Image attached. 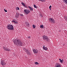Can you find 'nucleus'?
<instances>
[{
  "label": "nucleus",
  "mask_w": 67,
  "mask_h": 67,
  "mask_svg": "<svg viewBox=\"0 0 67 67\" xmlns=\"http://www.w3.org/2000/svg\"><path fill=\"white\" fill-rule=\"evenodd\" d=\"M13 42L14 43H15V44H16V46H22V42L19 40H16L15 39L13 41Z\"/></svg>",
  "instance_id": "1"
},
{
  "label": "nucleus",
  "mask_w": 67,
  "mask_h": 67,
  "mask_svg": "<svg viewBox=\"0 0 67 67\" xmlns=\"http://www.w3.org/2000/svg\"><path fill=\"white\" fill-rule=\"evenodd\" d=\"M7 28L9 30H13L14 29V27L12 25H7Z\"/></svg>",
  "instance_id": "2"
},
{
  "label": "nucleus",
  "mask_w": 67,
  "mask_h": 67,
  "mask_svg": "<svg viewBox=\"0 0 67 67\" xmlns=\"http://www.w3.org/2000/svg\"><path fill=\"white\" fill-rule=\"evenodd\" d=\"M43 38L44 40L46 41V42H48L49 41V38H48V37L46 36H43Z\"/></svg>",
  "instance_id": "3"
},
{
  "label": "nucleus",
  "mask_w": 67,
  "mask_h": 67,
  "mask_svg": "<svg viewBox=\"0 0 67 67\" xmlns=\"http://www.w3.org/2000/svg\"><path fill=\"white\" fill-rule=\"evenodd\" d=\"M49 21L50 22H51V23H55V20H54L53 19L50 18L49 19Z\"/></svg>",
  "instance_id": "4"
},
{
  "label": "nucleus",
  "mask_w": 67,
  "mask_h": 67,
  "mask_svg": "<svg viewBox=\"0 0 67 67\" xmlns=\"http://www.w3.org/2000/svg\"><path fill=\"white\" fill-rule=\"evenodd\" d=\"M24 12L26 14H28L29 13H30V11L26 9H25L24 10Z\"/></svg>",
  "instance_id": "5"
},
{
  "label": "nucleus",
  "mask_w": 67,
  "mask_h": 67,
  "mask_svg": "<svg viewBox=\"0 0 67 67\" xmlns=\"http://www.w3.org/2000/svg\"><path fill=\"white\" fill-rule=\"evenodd\" d=\"M54 67H61V65L60 64L58 63H57L55 65Z\"/></svg>",
  "instance_id": "6"
},
{
  "label": "nucleus",
  "mask_w": 67,
  "mask_h": 67,
  "mask_svg": "<svg viewBox=\"0 0 67 67\" xmlns=\"http://www.w3.org/2000/svg\"><path fill=\"white\" fill-rule=\"evenodd\" d=\"M19 15H20V14L18 13H16V15L15 16V17L16 18H18L19 17Z\"/></svg>",
  "instance_id": "7"
},
{
  "label": "nucleus",
  "mask_w": 67,
  "mask_h": 67,
  "mask_svg": "<svg viewBox=\"0 0 67 67\" xmlns=\"http://www.w3.org/2000/svg\"><path fill=\"white\" fill-rule=\"evenodd\" d=\"M1 63L2 65H5V63L4 62V61H1Z\"/></svg>",
  "instance_id": "8"
},
{
  "label": "nucleus",
  "mask_w": 67,
  "mask_h": 67,
  "mask_svg": "<svg viewBox=\"0 0 67 67\" xmlns=\"http://www.w3.org/2000/svg\"><path fill=\"white\" fill-rule=\"evenodd\" d=\"M33 51L34 53L35 54H36L37 53H38V51L36 50V49H33Z\"/></svg>",
  "instance_id": "9"
},
{
  "label": "nucleus",
  "mask_w": 67,
  "mask_h": 67,
  "mask_svg": "<svg viewBox=\"0 0 67 67\" xmlns=\"http://www.w3.org/2000/svg\"><path fill=\"white\" fill-rule=\"evenodd\" d=\"M25 23V24L26 25V26H27L28 27H29L30 26L29 25L30 24H29V23H28L27 22H26Z\"/></svg>",
  "instance_id": "10"
},
{
  "label": "nucleus",
  "mask_w": 67,
  "mask_h": 67,
  "mask_svg": "<svg viewBox=\"0 0 67 67\" xmlns=\"http://www.w3.org/2000/svg\"><path fill=\"white\" fill-rule=\"evenodd\" d=\"M3 48L6 51H9V49H8V48L6 47H3Z\"/></svg>",
  "instance_id": "11"
},
{
  "label": "nucleus",
  "mask_w": 67,
  "mask_h": 67,
  "mask_svg": "<svg viewBox=\"0 0 67 67\" xmlns=\"http://www.w3.org/2000/svg\"><path fill=\"white\" fill-rule=\"evenodd\" d=\"M26 53L27 54H28V55H30L31 54V53H30V52L29 51L27 50V51H26Z\"/></svg>",
  "instance_id": "12"
},
{
  "label": "nucleus",
  "mask_w": 67,
  "mask_h": 67,
  "mask_svg": "<svg viewBox=\"0 0 67 67\" xmlns=\"http://www.w3.org/2000/svg\"><path fill=\"white\" fill-rule=\"evenodd\" d=\"M43 49H44V50H45V51H47V48L46 47H45L44 46H43Z\"/></svg>",
  "instance_id": "13"
},
{
  "label": "nucleus",
  "mask_w": 67,
  "mask_h": 67,
  "mask_svg": "<svg viewBox=\"0 0 67 67\" xmlns=\"http://www.w3.org/2000/svg\"><path fill=\"white\" fill-rule=\"evenodd\" d=\"M21 4L22 5H23L24 7H25V8H26V7L25 6V4L23 2H21Z\"/></svg>",
  "instance_id": "14"
},
{
  "label": "nucleus",
  "mask_w": 67,
  "mask_h": 67,
  "mask_svg": "<svg viewBox=\"0 0 67 67\" xmlns=\"http://www.w3.org/2000/svg\"><path fill=\"white\" fill-rule=\"evenodd\" d=\"M29 8L30 10H31V11H33V9L30 6L28 7Z\"/></svg>",
  "instance_id": "15"
},
{
  "label": "nucleus",
  "mask_w": 67,
  "mask_h": 67,
  "mask_svg": "<svg viewBox=\"0 0 67 67\" xmlns=\"http://www.w3.org/2000/svg\"><path fill=\"white\" fill-rule=\"evenodd\" d=\"M40 28H41V29H42V28H43L44 27V26L43 25H41L40 26Z\"/></svg>",
  "instance_id": "16"
},
{
  "label": "nucleus",
  "mask_w": 67,
  "mask_h": 67,
  "mask_svg": "<svg viewBox=\"0 0 67 67\" xmlns=\"http://www.w3.org/2000/svg\"><path fill=\"white\" fill-rule=\"evenodd\" d=\"M64 18L66 21L67 22V16H64Z\"/></svg>",
  "instance_id": "17"
},
{
  "label": "nucleus",
  "mask_w": 67,
  "mask_h": 67,
  "mask_svg": "<svg viewBox=\"0 0 67 67\" xmlns=\"http://www.w3.org/2000/svg\"><path fill=\"white\" fill-rule=\"evenodd\" d=\"M12 22H13V23H15V24H17L18 23V22L17 21L15 22L14 21H12Z\"/></svg>",
  "instance_id": "18"
},
{
  "label": "nucleus",
  "mask_w": 67,
  "mask_h": 67,
  "mask_svg": "<svg viewBox=\"0 0 67 67\" xmlns=\"http://www.w3.org/2000/svg\"><path fill=\"white\" fill-rule=\"evenodd\" d=\"M23 50L25 52H26V51H27L26 49H25V48H24Z\"/></svg>",
  "instance_id": "19"
},
{
  "label": "nucleus",
  "mask_w": 67,
  "mask_h": 67,
  "mask_svg": "<svg viewBox=\"0 0 67 67\" xmlns=\"http://www.w3.org/2000/svg\"><path fill=\"white\" fill-rule=\"evenodd\" d=\"M34 6L35 8H37V6H36L35 4L34 5Z\"/></svg>",
  "instance_id": "20"
},
{
  "label": "nucleus",
  "mask_w": 67,
  "mask_h": 67,
  "mask_svg": "<svg viewBox=\"0 0 67 67\" xmlns=\"http://www.w3.org/2000/svg\"><path fill=\"white\" fill-rule=\"evenodd\" d=\"M40 1H41V2H45V0H38Z\"/></svg>",
  "instance_id": "21"
},
{
  "label": "nucleus",
  "mask_w": 67,
  "mask_h": 67,
  "mask_svg": "<svg viewBox=\"0 0 67 67\" xmlns=\"http://www.w3.org/2000/svg\"><path fill=\"white\" fill-rule=\"evenodd\" d=\"M63 2H65L66 3H67V0H63Z\"/></svg>",
  "instance_id": "22"
},
{
  "label": "nucleus",
  "mask_w": 67,
  "mask_h": 67,
  "mask_svg": "<svg viewBox=\"0 0 67 67\" xmlns=\"http://www.w3.org/2000/svg\"><path fill=\"white\" fill-rule=\"evenodd\" d=\"M59 60L60 61V63H63V60H61L60 59H59Z\"/></svg>",
  "instance_id": "23"
},
{
  "label": "nucleus",
  "mask_w": 67,
  "mask_h": 67,
  "mask_svg": "<svg viewBox=\"0 0 67 67\" xmlns=\"http://www.w3.org/2000/svg\"><path fill=\"white\" fill-rule=\"evenodd\" d=\"M35 25H33V29H35Z\"/></svg>",
  "instance_id": "24"
},
{
  "label": "nucleus",
  "mask_w": 67,
  "mask_h": 67,
  "mask_svg": "<svg viewBox=\"0 0 67 67\" xmlns=\"http://www.w3.org/2000/svg\"><path fill=\"white\" fill-rule=\"evenodd\" d=\"M35 64H36V65H39V63H38V62H35Z\"/></svg>",
  "instance_id": "25"
},
{
  "label": "nucleus",
  "mask_w": 67,
  "mask_h": 67,
  "mask_svg": "<svg viewBox=\"0 0 67 67\" xmlns=\"http://www.w3.org/2000/svg\"><path fill=\"white\" fill-rule=\"evenodd\" d=\"M16 10H19V7H17L16 8Z\"/></svg>",
  "instance_id": "26"
},
{
  "label": "nucleus",
  "mask_w": 67,
  "mask_h": 67,
  "mask_svg": "<svg viewBox=\"0 0 67 67\" xmlns=\"http://www.w3.org/2000/svg\"><path fill=\"white\" fill-rule=\"evenodd\" d=\"M4 11H5V12H7V10H5V9H4Z\"/></svg>",
  "instance_id": "27"
},
{
  "label": "nucleus",
  "mask_w": 67,
  "mask_h": 67,
  "mask_svg": "<svg viewBox=\"0 0 67 67\" xmlns=\"http://www.w3.org/2000/svg\"><path fill=\"white\" fill-rule=\"evenodd\" d=\"M51 8H52V6L51 5L49 7V9H51Z\"/></svg>",
  "instance_id": "28"
},
{
  "label": "nucleus",
  "mask_w": 67,
  "mask_h": 67,
  "mask_svg": "<svg viewBox=\"0 0 67 67\" xmlns=\"http://www.w3.org/2000/svg\"><path fill=\"white\" fill-rule=\"evenodd\" d=\"M20 15L21 16H23V15L22 14H21Z\"/></svg>",
  "instance_id": "29"
},
{
  "label": "nucleus",
  "mask_w": 67,
  "mask_h": 67,
  "mask_svg": "<svg viewBox=\"0 0 67 67\" xmlns=\"http://www.w3.org/2000/svg\"><path fill=\"white\" fill-rule=\"evenodd\" d=\"M28 38H31V37L30 36L28 37Z\"/></svg>",
  "instance_id": "30"
},
{
  "label": "nucleus",
  "mask_w": 67,
  "mask_h": 67,
  "mask_svg": "<svg viewBox=\"0 0 67 67\" xmlns=\"http://www.w3.org/2000/svg\"><path fill=\"white\" fill-rule=\"evenodd\" d=\"M40 16L41 17H42V15L41 14L40 15Z\"/></svg>",
  "instance_id": "31"
},
{
  "label": "nucleus",
  "mask_w": 67,
  "mask_h": 67,
  "mask_svg": "<svg viewBox=\"0 0 67 67\" xmlns=\"http://www.w3.org/2000/svg\"><path fill=\"white\" fill-rule=\"evenodd\" d=\"M62 60L63 62V61H64V60L62 59Z\"/></svg>",
  "instance_id": "32"
},
{
  "label": "nucleus",
  "mask_w": 67,
  "mask_h": 67,
  "mask_svg": "<svg viewBox=\"0 0 67 67\" xmlns=\"http://www.w3.org/2000/svg\"><path fill=\"white\" fill-rule=\"evenodd\" d=\"M50 10H51V8L50 9Z\"/></svg>",
  "instance_id": "33"
}]
</instances>
